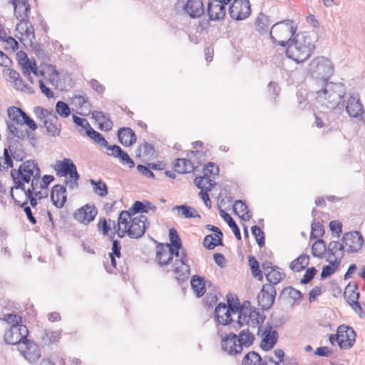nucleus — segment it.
Returning a JSON list of instances; mask_svg holds the SVG:
<instances>
[{
	"instance_id": "obj_58",
	"label": "nucleus",
	"mask_w": 365,
	"mask_h": 365,
	"mask_svg": "<svg viewBox=\"0 0 365 365\" xmlns=\"http://www.w3.org/2000/svg\"><path fill=\"white\" fill-rule=\"evenodd\" d=\"M203 176L209 178H215L219 173V168L213 163H209L203 168Z\"/></svg>"
},
{
	"instance_id": "obj_23",
	"label": "nucleus",
	"mask_w": 365,
	"mask_h": 365,
	"mask_svg": "<svg viewBox=\"0 0 365 365\" xmlns=\"http://www.w3.org/2000/svg\"><path fill=\"white\" fill-rule=\"evenodd\" d=\"M183 9L185 12L192 19L199 18L205 12L202 0H187Z\"/></svg>"
},
{
	"instance_id": "obj_34",
	"label": "nucleus",
	"mask_w": 365,
	"mask_h": 365,
	"mask_svg": "<svg viewBox=\"0 0 365 365\" xmlns=\"http://www.w3.org/2000/svg\"><path fill=\"white\" fill-rule=\"evenodd\" d=\"M156 259L161 266L167 265L172 262V254L168 247L163 244L157 247Z\"/></svg>"
},
{
	"instance_id": "obj_32",
	"label": "nucleus",
	"mask_w": 365,
	"mask_h": 365,
	"mask_svg": "<svg viewBox=\"0 0 365 365\" xmlns=\"http://www.w3.org/2000/svg\"><path fill=\"white\" fill-rule=\"evenodd\" d=\"M92 116L99 124V128L108 131L112 129L113 122L108 116L102 111L94 110Z\"/></svg>"
},
{
	"instance_id": "obj_1",
	"label": "nucleus",
	"mask_w": 365,
	"mask_h": 365,
	"mask_svg": "<svg viewBox=\"0 0 365 365\" xmlns=\"http://www.w3.org/2000/svg\"><path fill=\"white\" fill-rule=\"evenodd\" d=\"M133 215L126 211H121L118 218L117 235L123 238L127 234L129 237L138 239L145 232L148 226V218L140 215L132 217Z\"/></svg>"
},
{
	"instance_id": "obj_53",
	"label": "nucleus",
	"mask_w": 365,
	"mask_h": 365,
	"mask_svg": "<svg viewBox=\"0 0 365 365\" xmlns=\"http://www.w3.org/2000/svg\"><path fill=\"white\" fill-rule=\"evenodd\" d=\"M249 265L250 267L252 275L257 280L261 281L263 279L262 271L259 269V262L253 256H249Z\"/></svg>"
},
{
	"instance_id": "obj_62",
	"label": "nucleus",
	"mask_w": 365,
	"mask_h": 365,
	"mask_svg": "<svg viewBox=\"0 0 365 365\" xmlns=\"http://www.w3.org/2000/svg\"><path fill=\"white\" fill-rule=\"evenodd\" d=\"M4 320L9 324H22V318L21 316L16 314H7L4 316Z\"/></svg>"
},
{
	"instance_id": "obj_38",
	"label": "nucleus",
	"mask_w": 365,
	"mask_h": 365,
	"mask_svg": "<svg viewBox=\"0 0 365 365\" xmlns=\"http://www.w3.org/2000/svg\"><path fill=\"white\" fill-rule=\"evenodd\" d=\"M190 284L193 292L198 297H202L205 293V283L203 277L194 275L192 277Z\"/></svg>"
},
{
	"instance_id": "obj_3",
	"label": "nucleus",
	"mask_w": 365,
	"mask_h": 365,
	"mask_svg": "<svg viewBox=\"0 0 365 365\" xmlns=\"http://www.w3.org/2000/svg\"><path fill=\"white\" fill-rule=\"evenodd\" d=\"M322 89L316 92V100L323 106L329 109H334L341 103L346 93L344 85L324 81Z\"/></svg>"
},
{
	"instance_id": "obj_42",
	"label": "nucleus",
	"mask_w": 365,
	"mask_h": 365,
	"mask_svg": "<svg viewBox=\"0 0 365 365\" xmlns=\"http://www.w3.org/2000/svg\"><path fill=\"white\" fill-rule=\"evenodd\" d=\"M237 336L242 348H247L252 345L255 336L252 332L249 331L248 328L242 329Z\"/></svg>"
},
{
	"instance_id": "obj_8",
	"label": "nucleus",
	"mask_w": 365,
	"mask_h": 365,
	"mask_svg": "<svg viewBox=\"0 0 365 365\" xmlns=\"http://www.w3.org/2000/svg\"><path fill=\"white\" fill-rule=\"evenodd\" d=\"M264 317L250 307V302L243 303L241 309H239V314L237 316V321L234 324V330L238 331L243 327L249 325L251 322L253 326L258 325L263 322Z\"/></svg>"
},
{
	"instance_id": "obj_56",
	"label": "nucleus",
	"mask_w": 365,
	"mask_h": 365,
	"mask_svg": "<svg viewBox=\"0 0 365 365\" xmlns=\"http://www.w3.org/2000/svg\"><path fill=\"white\" fill-rule=\"evenodd\" d=\"M324 234V226L319 222L314 221L311 226V239H319Z\"/></svg>"
},
{
	"instance_id": "obj_55",
	"label": "nucleus",
	"mask_w": 365,
	"mask_h": 365,
	"mask_svg": "<svg viewBox=\"0 0 365 365\" xmlns=\"http://www.w3.org/2000/svg\"><path fill=\"white\" fill-rule=\"evenodd\" d=\"M54 112L62 118H67L71 114V109L66 103L59 101L56 103Z\"/></svg>"
},
{
	"instance_id": "obj_41",
	"label": "nucleus",
	"mask_w": 365,
	"mask_h": 365,
	"mask_svg": "<svg viewBox=\"0 0 365 365\" xmlns=\"http://www.w3.org/2000/svg\"><path fill=\"white\" fill-rule=\"evenodd\" d=\"M194 183L201 190L200 192H209L215 185V182L212 180L204 176L196 177Z\"/></svg>"
},
{
	"instance_id": "obj_12",
	"label": "nucleus",
	"mask_w": 365,
	"mask_h": 365,
	"mask_svg": "<svg viewBox=\"0 0 365 365\" xmlns=\"http://www.w3.org/2000/svg\"><path fill=\"white\" fill-rule=\"evenodd\" d=\"M29 331L27 327L23 324L11 325V327L6 330L4 339L6 344L15 345L21 344L27 339Z\"/></svg>"
},
{
	"instance_id": "obj_44",
	"label": "nucleus",
	"mask_w": 365,
	"mask_h": 365,
	"mask_svg": "<svg viewBox=\"0 0 365 365\" xmlns=\"http://www.w3.org/2000/svg\"><path fill=\"white\" fill-rule=\"evenodd\" d=\"M328 252V248L324 240L318 239L312 247V254L314 257L323 258L324 253Z\"/></svg>"
},
{
	"instance_id": "obj_52",
	"label": "nucleus",
	"mask_w": 365,
	"mask_h": 365,
	"mask_svg": "<svg viewBox=\"0 0 365 365\" xmlns=\"http://www.w3.org/2000/svg\"><path fill=\"white\" fill-rule=\"evenodd\" d=\"M90 183L93 185V190L96 194L101 197H105L108 194V187L106 184L102 180L96 181L91 179Z\"/></svg>"
},
{
	"instance_id": "obj_29",
	"label": "nucleus",
	"mask_w": 365,
	"mask_h": 365,
	"mask_svg": "<svg viewBox=\"0 0 365 365\" xmlns=\"http://www.w3.org/2000/svg\"><path fill=\"white\" fill-rule=\"evenodd\" d=\"M157 209L156 206L153 205L149 201H135L131 208H130L127 212L131 215H134L137 213H148L149 210L155 211Z\"/></svg>"
},
{
	"instance_id": "obj_11",
	"label": "nucleus",
	"mask_w": 365,
	"mask_h": 365,
	"mask_svg": "<svg viewBox=\"0 0 365 365\" xmlns=\"http://www.w3.org/2000/svg\"><path fill=\"white\" fill-rule=\"evenodd\" d=\"M8 148L4 150V164L7 168H13V160L16 161H23L26 158V153L23 148L21 141H8Z\"/></svg>"
},
{
	"instance_id": "obj_36",
	"label": "nucleus",
	"mask_w": 365,
	"mask_h": 365,
	"mask_svg": "<svg viewBox=\"0 0 365 365\" xmlns=\"http://www.w3.org/2000/svg\"><path fill=\"white\" fill-rule=\"evenodd\" d=\"M174 168L178 173H189L194 170V165L190 160L178 158L174 163Z\"/></svg>"
},
{
	"instance_id": "obj_48",
	"label": "nucleus",
	"mask_w": 365,
	"mask_h": 365,
	"mask_svg": "<svg viewBox=\"0 0 365 365\" xmlns=\"http://www.w3.org/2000/svg\"><path fill=\"white\" fill-rule=\"evenodd\" d=\"M262 359L258 353L250 351L244 356L242 365H260Z\"/></svg>"
},
{
	"instance_id": "obj_33",
	"label": "nucleus",
	"mask_w": 365,
	"mask_h": 365,
	"mask_svg": "<svg viewBox=\"0 0 365 365\" xmlns=\"http://www.w3.org/2000/svg\"><path fill=\"white\" fill-rule=\"evenodd\" d=\"M61 337V331H52L46 329L43 331L41 341L43 346H49L59 341Z\"/></svg>"
},
{
	"instance_id": "obj_20",
	"label": "nucleus",
	"mask_w": 365,
	"mask_h": 365,
	"mask_svg": "<svg viewBox=\"0 0 365 365\" xmlns=\"http://www.w3.org/2000/svg\"><path fill=\"white\" fill-rule=\"evenodd\" d=\"M262 341L260 347L264 351L272 349L277 341L278 333L276 330L272 329L270 324H267L262 331Z\"/></svg>"
},
{
	"instance_id": "obj_50",
	"label": "nucleus",
	"mask_w": 365,
	"mask_h": 365,
	"mask_svg": "<svg viewBox=\"0 0 365 365\" xmlns=\"http://www.w3.org/2000/svg\"><path fill=\"white\" fill-rule=\"evenodd\" d=\"M173 210L181 211L182 215L186 218H200V215L195 209L186 205H175L173 207Z\"/></svg>"
},
{
	"instance_id": "obj_51",
	"label": "nucleus",
	"mask_w": 365,
	"mask_h": 365,
	"mask_svg": "<svg viewBox=\"0 0 365 365\" xmlns=\"http://www.w3.org/2000/svg\"><path fill=\"white\" fill-rule=\"evenodd\" d=\"M269 17L263 13H259L255 21L257 31L260 33L266 32L268 30Z\"/></svg>"
},
{
	"instance_id": "obj_37",
	"label": "nucleus",
	"mask_w": 365,
	"mask_h": 365,
	"mask_svg": "<svg viewBox=\"0 0 365 365\" xmlns=\"http://www.w3.org/2000/svg\"><path fill=\"white\" fill-rule=\"evenodd\" d=\"M284 276V273L277 266H274V268L269 270V272L265 273V277L269 282V284L273 286L281 282Z\"/></svg>"
},
{
	"instance_id": "obj_22",
	"label": "nucleus",
	"mask_w": 365,
	"mask_h": 365,
	"mask_svg": "<svg viewBox=\"0 0 365 365\" xmlns=\"http://www.w3.org/2000/svg\"><path fill=\"white\" fill-rule=\"evenodd\" d=\"M97 215V210L94 206L86 205L73 214V217L77 221L83 224H88L93 221Z\"/></svg>"
},
{
	"instance_id": "obj_17",
	"label": "nucleus",
	"mask_w": 365,
	"mask_h": 365,
	"mask_svg": "<svg viewBox=\"0 0 365 365\" xmlns=\"http://www.w3.org/2000/svg\"><path fill=\"white\" fill-rule=\"evenodd\" d=\"M276 294V289L273 285L264 284L257 296L259 306L264 310L269 309L274 302Z\"/></svg>"
},
{
	"instance_id": "obj_24",
	"label": "nucleus",
	"mask_w": 365,
	"mask_h": 365,
	"mask_svg": "<svg viewBox=\"0 0 365 365\" xmlns=\"http://www.w3.org/2000/svg\"><path fill=\"white\" fill-rule=\"evenodd\" d=\"M65 185L58 184L53 187L51 192V199L57 208H61L65 205L67 199Z\"/></svg>"
},
{
	"instance_id": "obj_49",
	"label": "nucleus",
	"mask_w": 365,
	"mask_h": 365,
	"mask_svg": "<svg viewBox=\"0 0 365 365\" xmlns=\"http://www.w3.org/2000/svg\"><path fill=\"white\" fill-rule=\"evenodd\" d=\"M26 113L20 108L10 107L8 108V115L9 118L16 124L20 125L22 123L24 114Z\"/></svg>"
},
{
	"instance_id": "obj_27",
	"label": "nucleus",
	"mask_w": 365,
	"mask_h": 365,
	"mask_svg": "<svg viewBox=\"0 0 365 365\" xmlns=\"http://www.w3.org/2000/svg\"><path fill=\"white\" fill-rule=\"evenodd\" d=\"M40 127L44 128L47 135L51 137L58 136L61 131V124L58 122V118L56 113L51 115L43 125H40Z\"/></svg>"
},
{
	"instance_id": "obj_4",
	"label": "nucleus",
	"mask_w": 365,
	"mask_h": 365,
	"mask_svg": "<svg viewBox=\"0 0 365 365\" xmlns=\"http://www.w3.org/2000/svg\"><path fill=\"white\" fill-rule=\"evenodd\" d=\"M37 172H38V175H41V170L34 160L24 162L18 170H11V175L14 182V186L11 189L24 190L25 183H29L32 178H35Z\"/></svg>"
},
{
	"instance_id": "obj_39",
	"label": "nucleus",
	"mask_w": 365,
	"mask_h": 365,
	"mask_svg": "<svg viewBox=\"0 0 365 365\" xmlns=\"http://www.w3.org/2000/svg\"><path fill=\"white\" fill-rule=\"evenodd\" d=\"M233 210L235 214L238 215L244 221H249L251 218V215L247 210V206L240 200L235 201L233 205Z\"/></svg>"
},
{
	"instance_id": "obj_30",
	"label": "nucleus",
	"mask_w": 365,
	"mask_h": 365,
	"mask_svg": "<svg viewBox=\"0 0 365 365\" xmlns=\"http://www.w3.org/2000/svg\"><path fill=\"white\" fill-rule=\"evenodd\" d=\"M341 258L342 253L341 254V255H339L337 257H335L334 259L328 257L327 261L329 263V264L326 265L323 267L321 273L322 278L325 279L333 274L338 269L341 263Z\"/></svg>"
},
{
	"instance_id": "obj_19",
	"label": "nucleus",
	"mask_w": 365,
	"mask_h": 365,
	"mask_svg": "<svg viewBox=\"0 0 365 365\" xmlns=\"http://www.w3.org/2000/svg\"><path fill=\"white\" fill-rule=\"evenodd\" d=\"M358 287L356 284L349 282L344 290V297L348 304L351 307L356 313L362 317L363 310L359 303V292H357Z\"/></svg>"
},
{
	"instance_id": "obj_46",
	"label": "nucleus",
	"mask_w": 365,
	"mask_h": 365,
	"mask_svg": "<svg viewBox=\"0 0 365 365\" xmlns=\"http://www.w3.org/2000/svg\"><path fill=\"white\" fill-rule=\"evenodd\" d=\"M328 248V257L334 259L337 257L339 255H341L342 253V256L344 255V243H339L337 241H331Z\"/></svg>"
},
{
	"instance_id": "obj_47",
	"label": "nucleus",
	"mask_w": 365,
	"mask_h": 365,
	"mask_svg": "<svg viewBox=\"0 0 365 365\" xmlns=\"http://www.w3.org/2000/svg\"><path fill=\"white\" fill-rule=\"evenodd\" d=\"M4 75L8 81L14 83V86L18 90H23V88L21 87V85H23V80L20 78V75L17 71L11 68H7L4 71Z\"/></svg>"
},
{
	"instance_id": "obj_45",
	"label": "nucleus",
	"mask_w": 365,
	"mask_h": 365,
	"mask_svg": "<svg viewBox=\"0 0 365 365\" xmlns=\"http://www.w3.org/2000/svg\"><path fill=\"white\" fill-rule=\"evenodd\" d=\"M34 113L36 118L42 123L47 121L51 115L55 114L53 110H47L41 106H36L34 108Z\"/></svg>"
},
{
	"instance_id": "obj_61",
	"label": "nucleus",
	"mask_w": 365,
	"mask_h": 365,
	"mask_svg": "<svg viewBox=\"0 0 365 365\" xmlns=\"http://www.w3.org/2000/svg\"><path fill=\"white\" fill-rule=\"evenodd\" d=\"M138 152L139 155L142 153L145 157H153L155 154L153 146L147 142L139 146Z\"/></svg>"
},
{
	"instance_id": "obj_5",
	"label": "nucleus",
	"mask_w": 365,
	"mask_h": 365,
	"mask_svg": "<svg viewBox=\"0 0 365 365\" xmlns=\"http://www.w3.org/2000/svg\"><path fill=\"white\" fill-rule=\"evenodd\" d=\"M297 27L292 20H284L274 24L269 31L272 41L279 46H285L289 43L291 37L295 34Z\"/></svg>"
},
{
	"instance_id": "obj_13",
	"label": "nucleus",
	"mask_w": 365,
	"mask_h": 365,
	"mask_svg": "<svg viewBox=\"0 0 365 365\" xmlns=\"http://www.w3.org/2000/svg\"><path fill=\"white\" fill-rule=\"evenodd\" d=\"M18 350L30 364H35L41 356L38 345L29 339H26L21 344H19Z\"/></svg>"
},
{
	"instance_id": "obj_21",
	"label": "nucleus",
	"mask_w": 365,
	"mask_h": 365,
	"mask_svg": "<svg viewBox=\"0 0 365 365\" xmlns=\"http://www.w3.org/2000/svg\"><path fill=\"white\" fill-rule=\"evenodd\" d=\"M346 111L351 118H359L364 113V107L360 101L359 94L350 96L346 104Z\"/></svg>"
},
{
	"instance_id": "obj_26",
	"label": "nucleus",
	"mask_w": 365,
	"mask_h": 365,
	"mask_svg": "<svg viewBox=\"0 0 365 365\" xmlns=\"http://www.w3.org/2000/svg\"><path fill=\"white\" fill-rule=\"evenodd\" d=\"M12 4L17 19L26 20L29 19L31 7L28 0H12Z\"/></svg>"
},
{
	"instance_id": "obj_28",
	"label": "nucleus",
	"mask_w": 365,
	"mask_h": 365,
	"mask_svg": "<svg viewBox=\"0 0 365 365\" xmlns=\"http://www.w3.org/2000/svg\"><path fill=\"white\" fill-rule=\"evenodd\" d=\"M118 138L124 146H130L136 141V135L130 128H120L118 131Z\"/></svg>"
},
{
	"instance_id": "obj_16",
	"label": "nucleus",
	"mask_w": 365,
	"mask_h": 365,
	"mask_svg": "<svg viewBox=\"0 0 365 365\" xmlns=\"http://www.w3.org/2000/svg\"><path fill=\"white\" fill-rule=\"evenodd\" d=\"M338 345L342 349H349L353 346L356 341V333L351 327L344 324L337 329Z\"/></svg>"
},
{
	"instance_id": "obj_60",
	"label": "nucleus",
	"mask_w": 365,
	"mask_h": 365,
	"mask_svg": "<svg viewBox=\"0 0 365 365\" xmlns=\"http://www.w3.org/2000/svg\"><path fill=\"white\" fill-rule=\"evenodd\" d=\"M222 245V238L217 237V242H212V235L205 236L203 240V246L208 250H213L215 247Z\"/></svg>"
},
{
	"instance_id": "obj_25",
	"label": "nucleus",
	"mask_w": 365,
	"mask_h": 365,
	"mask_svg": "<svg viewBox=\"0 0 365 365\" xmlns=\"http://www.w3.org/2000/svg\"><path fill=\"white\" fill-rule=\"evenodd\" d=\"M7 140L8 141H22L25 139L27 131L24 130L22 126L14 123L6 122Z\"/></svg>"
},
{
	"instance_id": "obj_14",
	"label": "nucleus",
	"mask_w": 365,
	"mask_h": 365,
	"mask_svg": "<svg viewBox=\"0 0 365 365\" xmlns=\"http://www.w3.org/2000/svg\"><path fill=\"white\" fill-rule=\"evenodd\" d=\"M229 14L232 19L241 21L247 19L251 14L249 0H234L229 8Z\"/></svg>"
},
{
	"instance_id": "obj_7",
	"label": "nucleus",
	"mask_w": 365,
	"mask_h": 365,
	"mask_svg": "<svg viewBox=\"0 0 365 365\" xmlns=\"http://www.w3.org/2000/svg\"><path fill=\"white\" fill-rule=\"evenodd\" d=\"M233 329L223 330L217 326V336L221 339L222 350L227 354L235 356L242 351V347L238 339V336Z\"/></svg>"
},
{
	"instance_id": "obj_31",
	"label": "nucleus",
	"mask_w": 365,
	"mask_h": 365,
	"mask_svg": "<svg viewBox=\"0 0 365 365\" xmlns=\"http://www.w3.org/2000/svg\"><path fill=\"white\" fill-rule=\"evenodd\" d=\"M40 178L41 175H38V172H37V173H36V178H32L31 180V187L26 189V190H30L38 200L47 197L48 195V190H42L40 189Z\"/></svg>"
},
{
	"instance_id": "obj_9",
	"label": "nucleus",
	"mask_w": 365,
	"mask_h": 365,
	"mask_svg": "<svg viewBox=\"0 0 365 365\" xmlns=\"http://www.w3.org/2000/svg\"><path fill=\"white\" fill-rule=\"evenodd\" d=\"M308 72L316 78L327 81L334 73V66L330 60L324 56L313 58L309 64Z\"/></svg>"
},
{
	"instance_id": "obj_54",
	"label": "nucleus",
	"mask_w": 365,
	"mask_h": 365,
	"mask_svg": "<svg viewBox=\"0 0 365 365\" xmlns=\"http://www.w3.org/2000/svg\"><path fill=\"white\" fill-rule=\"evenodd\" d=\"M170 244H166V247H175L177 249H182V241L179 237L177 230L175 228H171L169 230Z\"/></svg>"
},
{
	"instance_id": "obj_40",
	"label": "nucleus",
	"mask_w": 365,
	"mask_h": 365,
	"mask_svg": "<svg viewBox=\"0 0 365 365\" xmlns=\"http://www.w3.org/2000/svg\"><path fill=\"white\" fill-rule=\"evenodd\" d=\"M309 262V257L302 254L290 263L289 267L294 272H300L307 267Z\"/></svg>"
},
{
	"instance_id": "obj_64",
	"label": "nucleus",
	"mask_w": 365,
	"mask_h": 365,
	"mask_svg": "<svg viewBox=\"0 0 365 365\" xmlns=\"http://www.w3.org/2000/svg\"><path fill=\"white\" fill-rule=\"evenodd\" d=\"M98 229L99 231H101L104 235H107L108 232L111 230V225L110 221L108 223L106 219H100L98 223Z\"/></svg>"
},
{
	"instance_id": "obj_59",
	"label": "nucleus",
	"mask_w": 365,
	"mask_h": 365,
	"mask_svg": "<svg viewBox=\"0 0 365 365\" xmlns=\"http://www.w3.org/2000/svg\"><path fill=\"white\" fill-rule=\"evenodd\" d=\"M252 235L255 237L256 241L259 247H262L264 245V232L257 225H254L251 227Z\"/></svg>"
},
{
	"instance_id": "obj_18",
	"label": "nucleus",
	"mask_w": 365,
	"mask_h": 365,
	"mask_svg": "<svg viewBox=\"0 0 365 365\" xmlns=\"http://www.w3.org/2000/svg\"><path fill=\"white\" fill-rule=\"evenodd\" d=\"M10 192L14 202L21 207L26 206L29 201L32 207H35L38 205V197L33 195L30 190H26V188H24V190L11 189Z\"/></svg>"
},
{
	"instance_id": "obj_6",
	"label": "nucleus",
	"mask_w": 365,
	"mask_h": 365,
	"mask_svg": "<svg viewBox=\"0 0 365 365\" xmlns=\"http://www.w3.org/2000/svg\"><path fill=\"white\" fill-rule=\"evenodd\" d=\"M54 168L58 176H69V180H65V184L69 189L74 190L78 188V181L80 175L77 172L76 165L70 158H64L63 160L57 161Z\"/></svg>"
},
{
	"instance_id": "obj_35",
	"label": "nucleus",
	"mask_w": 365,
	"mask_h": 365,
	"mask_svg": "<svg viewBox=\"0 0 365 365\" xmlns=\"http://www.w3.org/2000/svg\"><path fill=\"white\" fill-rule=\"evenodd\" d=\"M174 273L178 282L188 279L190 274V266L187 264H180L179 262L174 263Z\"/></svg>"
},
{
	"instance_id": "obj_2",
	"label": "nucleus",
	"mask_w": 365,
	"mask_h": 365,
	"mask_svg": "<svg viewBox=\"0 0 365 365\" xmlns=\"http://www.w3.org/2000/svg\"><path fill=\"white\" fill-rule=\"evenodd\" d=\"M315 49L312 38L305 33L297 34L288 43L286 55L297 63L306 61Z\"/></svg>"
},
{
	"instance_id": "obj_15",
	"label": "nucleus",
	"mask_w": 365,
	"mask_h": 365,
	"mask_svg": "<svg viewBox=\"0 0 365 365\" xmlns=\"http://www.w3.org/2000/svg\"><path fill=\"white\" fill-rule=\"evenodd\" d=\"M341 242L348 253H354L361 250L364 245V238L359 232L354 231L344 234Z\"/></svg>"
},
{
	"instance_id": "obj_43",
	"label": "nucleus",
	"mask_w": 365,
	"mask_h": 365,
	"mask_svg": "<svg viewBox=\"0 0 365 365\" xmlns=\"http://www.w3.org/2000/svg\"><path fill=\"white\" fill-rule=\"evenodd\" d=\"M221 217L228 224L229 227L232 229L235 236L238 240L242 239L241 233L239 227L233 220V218L223 210H220Z\"/></svg>"
},
{
	"instance_id": "obj_57",
	"label": "nucleus",
	"mask_w": 365,
	"mask_h": 365,
	"mask_svg": "<svg viewBox=\"0 0 365 365\" xmlns=\"http://www.w3.org/2000/svg\"><path fill=\"white\" fill-rule=\"evenodd\" d=\"M115 158H118L120 163L123 165H127L130 168H132L135 166L134 161L122 148H120L118 153H117V155Z\"/></svg>"
},
{
	"instance_id": "obj_63",
	"label": "nucleus",
	"mask_w": 365,
	"mask_h": 365,
	"mask_svg": "<svg viewBox=\"0 0 365 365\" xmlns=\"http://www.w3.org/2000/svg\"><path fill=\"white\" fill-rule=\"evenodd\" d=\"M317 273V269L315 267H312L308 268L304 275V277L301 279L300 282L304 284H308L315 276Z\"/></svg>"
},
{
	"instance_id": "obj_10",
	"label": "nucleus",
	"mask_w": 365,
	"mask_h": 365,
	"mask_svg": "<svg viewBox=\"0 0 365 365\" xmlns=\"http://www.w3.org/2000/svg\"><path fill=\"white\" fill-rule=\"evenodd\" d=\"M239 309L232 307L230 304L227 307L225 303H219L215 309V314L218 325L227 327V329H234V324L237 321Z\"/></svg>"
}]
</instances>
